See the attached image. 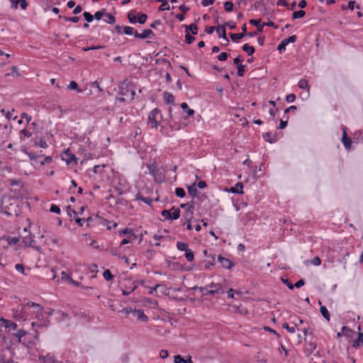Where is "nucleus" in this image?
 Here are the masks:
<instances>
[{
    "label": "nucleus",
    "instance_id": "f257e3e1",
    "mask_svg": "<svg viewBox=\"0 0 363 363\" xmlns=\"http://www.w3.org/2000/svg\"><path fill=\"white\" fill-rule=\"evenodd\" d=\"M19 203L18 199L11 196L4 195V203L0 212L9 216H14L17 217L21 213Z\"/></svg>",
    "mask_w": 363,
    "mask_h": 363
},
{
    "label": "nucleus",
    "instance_id": "f03ea898",
    "mask_svg": "<svg viewBox=\"0 0 363 363\" xmlns=\"http://www.w3.org/2000/svg\"><path fill=\"white\" fill-rule=\"evenodd\" d=\"M95 219L96 225H106L108 230H111L112 228H114L117 226V223L116 222L104 219L98 215L95 216Z\"/></svg>",
    "mask_w": 363,
    "mask_h": 363
},
{
    "label": "nucleus",
    "instance_id": "7ed1b4c3",
    "mask_svg": "<svg viewBox=\"0 0 363 363\" xmlns=\"http://www.w3.org/2000/svg\"><path fill=\"white\" fill-rule=\"evenodd\" d=\"M133 84L128 79L121 82L118 85L119 94L121 96H128V93L131 89Z\"/></svg>",
    "mask_w": 363,
    "mask_h": 363
},
{
    "label": "nucleus",
    "instance_id": "20e7f679",
    "mask_svg": "<svg viewBox=\"0 0 363 363\" xmlns=\"http://www.w3.org/2000/svg\"><path fill=\"white\" fill-rule=\"evenodd\" d=\"M159 114L160 111L157 108H155L150 112L148 115V123L151 125L152 128H157L160 121L157 118Z\"/></svg>",
    "mask_w": 363,
    "mask_h": 363
},
{
    "label": "nucleus",
    "instance_id": "39448f33",
    "mask_svg": "<svg viewBox=\"0 0 363 363\" xmlns=\"http://www.w3.org/2000/svg\"><path fill=\"white\" fill-rule=\"evenodd\" d=\"M249 23L251 25L255 26L257 27V31L262 32L263 30V28L264 26H269V27H275L274 23L272 21H269L267 23H264L261 24L260 20H255V19H251L250 20Z\"/></svg>",
    "mask_w": 363,
    "mask_h": 363
},
{
    "label": "nucleus",
    "instance_id": "423d86ee",
    "mask_svg": "<svg viewBox=\"0 0 363 363\" xmlns=\"http://www.w3.org/2000/svg\"><path fill=\"white\" fill-rule=\"evenodd\" d=\"M67 212L70 217H72V214H73V218L79 226H83L84 223H85V219L79 218L77 216L78 213L74 210H72L70 206L67 207Z\"/></svg>",
    "mask_w": 363,
    "mask_h": 363
},
{
    "label": "nucleus",
    "instance_id": "0eeeda50",
    "mask_svg": "<svg viewBox=\"0 0 363 363\" xmlns=\"http://www.w3.org/2000/svg\"><path fill=\"white\" fill-rule=\"evenodd\" d=\"M297 37L295 35L290 36L288 38H285L279 45L278 50L281 52L286 50V46L288 45L290 43H295L296 41Z\"/></svg>",
    "mask_w": 363,
    "mask_h": 363
},
{
    "label": "nucleus",
    "instance_id": "6e6552de",
    "mask_svg": "<svg viewBox=\"0 0 363 363\" xmlns=\"http://www.w3.org/2000/svg\"><path fill=\"white\" fill-rule=\"evenodd\" d=\"M152 35L155 36V34L150 29H145L142 33H138L137 31H135L134 33L135 38L140 39H145L151 37Z\"/></svg>",
    "mask_w": 363,
    "mask_h": 363
},
{
    "label": "nucleus",
    "instance_id": "1a4fd4ad",
    "mask_svg": "<svg viewBox=\"0 0 363 363\" xmlns=\"http://www.w3.org/2000/svg\"><path fill=\"white\" fill-rule=\"evenodd\" d=\"M218 260L221 264L222 267L225 269H230L233 266V263L228 259L219 255L218 257Z\"/></svg>",
    "mask_w": 363,
    "mask_h": 363
},
{
    "label": "nucleus",
    "instance_id": "9d476101",
    "mask_svg": "<svg viewBox=\"0 0 363 363\" xmlns=\"http://www.w3.org/2000/svg\"><path fill=\"white\" fill-rule=\"evenodd\" d=\"M133 315L135 317H137L138 320L140 321L146 322L148 320L147 316L145 314L143 310L134 309V311H133Z\"/></svg>",
    "mask_w": 363,
    "mask_h": 363
},
{
    "label": "nucleus",
    "instance_id": "9b49d317",
    "mask_svg": "<svg viewBox=\"0 0 363 363\" xmlns=\"http://www.w3.org/2000/svg\"><path fill=\"white\" fill-rule=\"evenodd\" d=\"M0 323H1L6 328H11L13 330L17 328V324L11 320L1 318Z\"/></svg>",
    "mask_w": 363,
    "mask_h": 363
},
{
    "label": "nucleus",
    "instance_id": "f8f14e48",
    "mask_svg": "<svg viewBox=\"0 0 363 363\" xmlns=\"http://www.w3.org/2000/svg\"><path fill=\"white\" fill-rule=\"evenodd\" d=\"M342 142L344 144V146L346 149L349 150L351 147L352 140H351L350 138L347 137V133H346L345 128H343Z\"/></svg>",
    "mask_w": 363,
    "mask_h": 363
},
{
    "label": "nucleus",
    "instance_id": "ddd939ff",
    "mask_svg": "<svg viewBox=\"0 0 363 363\" xmlns=\"http://www.w3.org/2000/svg\"><path fill=\"white\" fill-rule=\"evenodd\" d=\"M209 288L213 290H217V294H223L225 286L221 283H213L212 282L208 285Z\"/></svg>",
    "mask_w": 363,
    "mask_h": 363
},
{
    "label": "nucleus",
    "instance_id": "4468645a",
    "mask_svg": "<svg viewBox=\"0 0 363 363\" xmlns=\"http://www.w3.org/2000/svg\"><path fill=\"white\" fill-rule=\"evenodd\" d=\"M243 184L241 182H238L235 186L230 187L228 190L229 192L233 194H243Z\"/></svg>",
    "mask_w": 363,
    "mask_h": 363
},
{
    "label": "nucleus",
    "instance_id": "2eb2a0df",
    "mask_svg": "<svg viewBox=\"0 0 363 363\" xmlns=\"http://www.w3.org/2000/svg\"><path fill=\"white\" fill-rule=\"evenodd\" d=\"M187 190L189 192V194L192 197L194 198L197 196L198 190L196 187V182L193 183L191 185L187 186Z\"/></svg>",
    "mask_w": 363,
    "mask_h": 363
},
{
    "label": "nucleus",
    "instance_id": "dca6fc26",
    "mask_svg": "<svg viewBox=\"0 0 363 363\" xmlns=\"http://www.w3.org/2000/svg\"><path fill=\"white\" fill-rule=\"evenodd\" d=\"M318 303L320 305V311L322 314V315L328 320L330 321V315L328 312L327 308L324 306L321 305V302L319 301Z\"/></svg>",
    "mask_w": 363,
    "mask_h": 363
},
{
    "label": "nucleus",
    "instance_id": "f3484780",
    "mask_svg": "<svg viewBox=\"0 0 363 363\" xmlns=\"http://www.w3.org/2000/svg\"><path fill=\"white\" fill-rule=\"evenodd\" d=\"M186 28V33L191 31L192 35H196L198 33V27L195 23H191L189 26H183Z\"/></svg>",
    "mask_w": 363,
    "mask_h": 363
},
{
    "label": "nucleus",
    "instance_id": "a211bd4d",
    "mask_svg": "<svg viewBox=\"0 0 363 363\" xmlns=\"http://www.w3.org/2000/svg\"><path fill=\"white\" fill-rule=\"evenodd\" d=\"M25 306L21 305V310L16 309L14 312V317L17 319L25 318L26 315L24 314Z\"/></svg>",
    "mask_w": 363,
    "mask_h": 363
},
{
    "label": "nucleus",
    "instance_id": "6ab92c4d",
    "mask_svg": "<svg viewBox=\"0 0 363 363\" xmlns=\"http://www.w3.org/2000/svg\"><path fill=\"white\" fill-rule=\"evenodd\" d=\"M208 288H209L208 285L205 287H200V291L203 292V295L208 296L217 294V290H213L211 289L208 290Z\"/></svg>",
    "mask_w": 363,
    "mask_h": 363
},
{
    "label": "nucleus",
    "instance_id": "aec40b11",
    "mask_svg": "<svg viewBox=\"0 0 363 363\" xmlns=\"http://www.w3.org/2000/svg\"><path fill=\"white\" fill-rule=\"evenodd\" d=\"M360 344L363 345V333H358V338L353 341L352 347L357 348Z\"/></svg>",
    "mask_w": 363,
    "mask_h": 363
},
{
    "label": "nucleus",
    "instance_id": "412c9836",
    "mask_svg": "<svg viewBox=\"0 0 363 363\" xmlns=\"http://www.w3.org/2000/svg\"><path fill=\"white\" fill-rule=\"evenodd\" d=\"M136 11L135 10H131L128 13V19L129 22L132 24H135L137 22V19L135 17Z\"/></svg>",
    "mask_w": 363,
    "mask_h": 363
},
{
    "label": "nucleus",
    "instance_id": "4be33fe9",
    "mask_svg": "<svg viewBox=\"0 0 363 363\" xmlns=\"http://www.w3.org/2000/svg\"><path fill=\"white\" fill-rule=\"evenodd\" d=\"M164 100L166 104H173L174 97L172 94L166 91L164 93Z\"/></svg>",
    "mask_w": 363,
    "mask_h": 363
},
{
    "label": "nucleus",
    "instance_id": "5701e85b",
    "mask_svg": "<svg viewBox=\"0 0 363 363\" xmlns=\"http://www.w3.org/2000/svg\"><path fill=\"white\" fill-rule=\"evenodd\" d=\"M194 209V208H189V210H186L184 213V218L188 223L191 222L193 218Z\"/></svg>",
    "mask_w": 363,
    "mask_h": 363
},
{
    "label": "nucleus",
    "instance_id": "b1692460",
    "mask_svg": "<svg viewBox=\"0 0 363 363\" xmlns=\"http://www.w3.org/2000/svg\"><path fill=\"white\" fill-rule=\"evenodd\" d=\"M242 50L246 52L248 55H252L255 52V48L246 43L242 45Z\"/></svg>",
    "mask_w": 363,
    "mask_h": 363
},
{
    "label": "nucleus",
    "instance_id": "393cba45",
    "mask_svg": "<svg viewBox=\"0 0 363 363\" xmlns=\"http://www.w3.org/2000/svg\"><path fill=\"white\" fill-rule=\"evenodd\" d=\"M177 247L180 251H187L189 250V244L187 242H177Z\"/></svg>",
    "mask_w": 363,
    "mask_h": 363
},
{
    "label": "nucleus",
    "instance_id": "a878e982",
    "mask_svg": "<svg viewBox=\"0 0 363 363\" xmlns=\"http://www.w3.org/2000/svg\"><path fill=\"white\" fill-rule=\"evenodd\" d=\"M342 333L343 334L344 336H346L347 337H351L352 335H353L354 333V332L352 330L347 328V326H342Z\"/></svg>",
    "mask_w": 363,
    "mask_h": 363
},
{
    "label": "nucleus",
    "instance_id": "bb28decb",
    "mask_svg": "<svg viewBox=\"0 0 363 363\" xmlns=\"http://www.w3.org/2000/svg\"><path fill=\"white\" fill-rule=\"evenodd\" d=\"M220 29H221L222 33L219 35V38H222L224 39L227 43L229 42L226 33H225V25H223L220 27H218L216 28L217 32L218 33L220 31Z\"/></svg>",
    "mask_w": 363,
    "mask_h": 363
},
{
    "label": "nucleus",
    "instance_id": "cd10ccee",
    "mask_svg": "<svg viewBox=\"0 0 363 363\" xmlns=\"http://www.w3.org/2000/svg\"><path fill=\"white\" fill-rule=\"evenodd\" d=\"M298 86L301 89H308L309 91L310 86L306 79H302L298 82Z\"/></svg>",
    "mask_w": 363,
    "mask_h": 363
},
{
    "label": "nucleus",
    "instance_id": "c85d7f7f",
    "mask_svg": "<svg viewBox=\"0 0 363 363\" xmlns=\"http://www.w3.org/2000/svg\"><path fill=\"white\" fill-rule=\"evenodd\" d=\"M181 107L184 112H186L189 116H192L194 113V111L193 109L189 108L188 104L186 102H184L181 104Z\"/></svg>",
    "mask_w": 363,
    "mask_h": 363
},
{
    "label": "nucleus",
    "instance_id": "c756f323",
    "mask_svg": "<svg viewBox=\"0 0 363 363\" xmlns=\"http://www.w3.org/2000/svg\"><path fill=\"white\" fill-rule=\"evenodd\" d=\"M147 168L149 170V172L151 175H152L154 177H156V173L157 172V168L155 163H152L147 165Z\"/></svg>",
    "mask_w": 363,
    "mask_h": 363
},
{
    "label": "nucleus",
    "instance_id": "7c9ffc66",
    "mask_svg": "<svg viewBox=\"0 0 363 363\" xmlns=\"http://www.w3.org/2000/svg\"><path fill=\"white\" fill-rule=\"evenodd\" d=\"M242 33H245V36H249V37H254L255 35H257V33H259L257 30L255 31V32L247 33V26L245 23H244L242 26Z\"/></svg>",
    "mask_w": 363,
    "mask_h": 363
},
{
    "label": "nucleus",
    "instance_id": "2f4dec72",
    "mask_svg": "<svg viewBox=\"0 0 363 363\" xmlns=\"http://www.w3.org/2000/svg\"><path fill=\"white\" fill-rule=\"evenodd\" d=\"M263 138L265 141L269 142L270 143H273L276 141L275 137H272V133L270 132H267L263 135Z\"/></svg>",
    "mask_w": 363,
    "mask_h": 363
},
{
    "label": "nucleus",
    "instance_id": "473e14b6",
    "mask_svg": "<svg viewBox=\"0 0 363 363\" xmlns=\"http://www.w3.org/2000/svg\"><path fill=\"white\" fill-rule=\"evenodd\" d=\"M43 312H44V308L42 307L40 305V308H33V313L35 314V317L38 319H40V317L42 316Z\"/></svg>",
    "mask_w": 363,
    "mask_h": 363
},
{
    "label": "nucleus",
    "instance_id": "72a5a7b5",
    "mask_svg": "<svg viewBox=\"0 0 363 363\" xmlns=\"http://www.w3.org/2000/svg\"><path fill=\"white\" fill-rule=\"evenodd\" d=\"M306 15V11L303 10L294 11L292 14L293 19H298L303 17Z\"/></svg>",
    "mask_w": 363,
    "mask_h": 363
},
{
    "label": "nucleus",
    "instance_id": "f704fd0d",
    "mask_svg": "<svg viewBox=\"0 0 363 363\" xmlns=\"http://www.w3.org/2000/svg\"><path fill=\"white\" fill-rule=\"evenodd\" d=\"M171 211H173V213H171V219L172 220H177L180 216V210L179 208H174V207L172 208Z\"/></svg>",
    "mask_w": 363,
    "mask_h": 363
},
{
    "label": "nucleus",
    "instance_id": "c9c22d12",
    "mask_svg": "<svg viewBox=\"0 0 363 363\" xmlns=\"http://www.w3.org/2000/svg\"><path fill=\"white\" fill-rule=\"evenodd\" d=\"M68 89H72V90H77V91L78 93H81L82 91V89H79V86L75 81H72L69 83V84L68 86Z\"/></svg>",
    "mask_w": 363,
    "mask_h": 363
},
{
    "label": "nucleus",
    "instance_id": "e433bc0d",
    "mask_svg": "<svg viewBox=\"0 0 363 363\" xmlns=\"http://www.w3.org/2000/svg\"><path fill=\"white\" fill-rule=\"evenodd\" d=\"M26 334V331L23 329L18 330L16 333H14V336L16 337L18 340V342H21V338Z\"/></svg>",
    "mask_w": 363,
    "mask_h": 363
},
{
    "label": "nucleus",
    "instance_id": "4c0bfd02",
    "mask_svg": "<svg viewBox=\"0 0 363 363\" xmlns=\"http://www.w3.org/2000/svg\"><path fill=\"white\" fill-rule=\"evenodd\" d=\"M123 32L127 35H134V28L130 26H123Z\"/></svg>",
    "mask_w": 363,
    "mask_h": 363
},
{
    "label": "nucleus",
    "instance_id": "58836bf2",
    "mask_svg": "<svg viewBox=\"0 0 363 363\" xmlns=\"http://www.w3.org/2000/svg\"><path fill=\"white\" fill-rule=\"evenodd\" d=\"M137 199L143 201L144 203L148 205H151L152 199L150 197H143L140 194H137Z\"/></svg>",
    "mask_w": 363,
    "mask_h": 363
},
{
    "label": "nucleus",
    "instance_id": "ea45409f",
    "mask_svg": "<svg viewBox=\"0 0 363 363\" xmlns=\"http://www.w3.org/2000/svg\"><path fill=\"white\" fill-rule=\"evenodd\" d=\"M185 257L187 261L192 262L194 259V255L193 251L189 249L187 251H186Z\"/></svg>",
    "mask_w": 363,
    "mask_h": 363
},
{
    "label": "nucleus",
    "instance_id": "a19ab883",
    "mask_svg": "<svg viewBox=\"0 0 363 363\" xmlns=\"http://www.w3.org/2000/svg\"><path fill=\"white\" fill-rule=\"evenodd\" d=\"M175 194L179 198H183L186 196V192L184 189L177 187L175 189Z\"/></svg>",
    "mask_w": 363,
    "mask_h": 363
},
{
    "label": "nucleus",
    "instance_id": "79ce46f5",
    "mask_svg": "<svg viewBox=\"0 0 363 363\" xmlns=\"http://www.w3.org/2000/svg\"><path fill=\"white\" fill-rule=\"evenodd\" d=\"M161 2H162V4L159 7V11H160L169 10V6L168 5V3H167V0H162V1H161Z\"/></svg>",
    "mask_w": 363,
    "mask_h": 363
},
{
    "label": "nucleus",
    "instance_id": "37998d69",
    "mask_svg": "<svg viewBox=\"0 0 363 363\" xmlns=\"http://www.w3.org/2000/svg\"><path fill=\"white\" fill-rule=\"evenodd\" d=\"M245 36V33H232L230 34V38L232 40L237 42L240 39L242 38Z\"/></svg>",
    "mask_w": 363,
    "mask_h": 363
},
{
    "label": "nucleus",
    "instance_id": "c03bdc74",
    "mask_svg": "<svg viewBox=\"0 0 363 363\" xmlns=\"http://www.w3.org/2000/svg\"><path fill=\"white\" fill-rule=\"evenodd\" d=\"M296 325H296V324H295V326H294V327H290L287 323H284L282 324V328H284V329H286V330H288V332H289V333H295V331H296Z\"/></svg>",
    "mask_w": 363,
    "mask_h": 363
},
{
    "label": "nucleus",
    "instance_id": "a18cd8bd",
    "mask_svg": "<svg viewBox=\"0 0 363 363\" xmlns=\"http://www.w3.org/2000/svg\"><path fill=\"white\" fill-rule=\"evenodd\" d=\"M106 14V10L104 9L100 10V11H98L95 13L94 14V18L96 20H101L102 16H104Z\"/></svg>",
    "mask_w": 363,
    "mask_h": 363
},
{
    "label": "nucleus",
    "instance_id": "49530a36",
    "mask_svg": "<svg viewBox=\"0 0 363 363\" xmlns=\"http://www.w3.org/2000/svg\"><path fill=\"white\" fill-rule=\"evenodd\" d=\"M103 276L104 279L107 281H109L113 278V276L112 275L111 271L109 269H106L104 272Z\"/></svg>",
    "mask_w": 363,
    "mask_h": 363
},
{
    "label": "nucleus",
    "instance_id": "de8ad7c7",
    "mask_svg": "<svg viewBox=\"0 0 363 363\" xmlns=\"http://www.w3.org/2000/svg\"><path fill=\"white\" fill-rule=\"evenodd\" d=\"M224 9L227 12L232 11L233 9V4L231 1H225L224 3Z\"/></svg>",
    "mask_w": 363,
    "mask_h": 363
},
{
    "label": "nucleus",
    "instance_id": "09e8293b",
    "mask_svg": "<svg viewBox=\"0 0 363 363\" xmlns=\"http://www.w3.org/2000/svg\"><path fill=\"white\" fill-rule=\"evenodd\" d=\"M6 75L12 76V77H17V76H18L19 74L18 72L17 67L12 66L11 68V72L6 74Z\"/></svg>",
    "mask_w": 363,
    "mask_h": 363
},
{
    "label": "nucleus",
    "instance_id": "8fccbe9b",
    "mask_svg": "<svg viewBox=\"0 0 363 363\" xmlns=\"http://www.w3.org/2000/svg\"><path fill=\"white\" fill-rule=\"evenodd\" d=\"M195 40V38L189 34V32L186 33L185 42L187 44H191Z\"/></svg>",
    "mask_w": 363,
    "mask_h": 363
},
{
    "label": "nucleus",
    "instance_id": "3c124183",
    "mask_svg": "<svg viewBox=\"0 0 363 363\" xmlns=\"http://www.w3.org/2000/svg\"><path fill=\"white\" fill-rule=\"evenodd\" d=\"M180 208H185L186 210H189V208H194V201H191V202L186 203H182L180 205Z\"/></svg>",
    "mask_w": 363,
    "mask_h": 363
},
{
    "label": "nucleus",
    "instance_id": "603ef678",
    "mask_svg": "<svg viewBox=\"0 0 363 363\" xmlns=\"http://www.w3.org/2000/svg\"><path fill=\"white\" fill-rule=\"evenodd\" d=\"M15 269L21 274H26L25 273V267L23 264H16L15 265Z\"/></svg>",
    "mask_w": 363,
    "mask_h": 363
},
{
    "label": "nucleus",
    "instance_id": "864d4df0",
    "mask_svg": "<svg viewBox=\"0 0 363 363\" xmlns=\"http://www.w3.org/2000/svg\"><path fill=\"white\" fill-rule=\"evenodd\" d=\"M121 234L123 235H128V236L133 237V239L135 238V235L133 233L132 230L125 228L120 232Z\"/></svg>",
    "mask_w": 363,
    "mask_h": 363
},
{
    "label": "nucleus",
    "instance_id": "5fc2aeb1",
    "mask_svg": "<svg viewBox=\"0 0 363 363\" xmlns=\"http://www.w3.org/2000/svg\"><path fill=\"white\" fill-rule=\"evenodd\" d=\"M147 18V16L145 13L140 14V16L137 19V22H138L140 24H144Z\"/></svg>",
    "mask_w": 363,
    "mask_h": 363
},
{
    "label": "nucleus",
    "instance_id": "6e6d98bb",
    "mask_svg": "<svg viewBox=\"0 0 363 363\" xmlns=\"http://www.w3.org/2000/svg\"><path fill=\"white\" fill-rule=\"evenodd\" d=\"M243 62V57L241 55L237 56L234 60L233 62L236 65V67L242 65V62Z\"/></svg>",
    "mask_w": 363,
    "mask_h": 363
},
{
    "label": "nucleus",
    "instance_id": "4d7b16f0",
    "mask_svg": "<svg viewBox=\"0 0 363 363\" xmlns=\"http://www.w3.org/2000/svg\"><path fill=\"white\" fill-rule=\"evenodd\" d=\"M9 182H10V184L11 186H20V187L23 186L22 182L19 179H12L9 180Z\"/></svg>",
    "mask_w": 363,
    "mask_h": 363
},
{
    "label": "nucleus",
    "instance_id": "13d9d810",
    "mask_svg": "<svg viewBox=\"0 0 363 363\" xmlns=\"http://www.w3.org/2000/svg\"><path fill=\"white\" fill-rule=\"evenodd\" d=\"M174 363H186L185 359L183 358L180 354H177L174 357Z\"/></svg>",
    "mask_w": 363,
    "mask_h": 363
},
{
    "label": "nucleus",
    "instance_id": "bf43d9fd",
    "mask_svg": "<svg viewBox=\"0 0 363 363\" xmlns=\"http://www.w3.org/2000/svg\"><path fill=\"white\" fill-rule=\"evenodd\" d=\"M83 16L84 17V19L88 23H90L93 21L94 16L90 13L85 11V12H84Z\"/></svg>",
    "mask_w": 363,
    "mask_h": 363
},
{
    "label": "nucleus",
    "instance_id": "052dcab7",
    "mask_svg": "<svg viewBox=\"0 0 363 363\" xmlns=\"http://www.w3.org/2000/svg\"><path fill=\"white\" fill-rule=\"evenodd\" d=\"M61 279L69 282L72 277H70L69 274L63 271L61 272Z\"/></svg>",
    "mask_w": 363,
    "mask_h": 363
},
{
    "label": "nucleus",
    "instance_id": "680f3d73",
    "mask_svg": "<svg viewBox=\"0 0 363 363\" xmlns=\"http://www.w3.org/2000/svg\"><path fill=\"white\" fill-rule=\"evenodd\" d=\"M50 212L55 213L57 214H60L61 211L58 206L52 204L50 208Z\"/></svg>",
    "mask_w": 363,
    "mask_h": 363
},
{
    "label": "nucleus",
    "instance_id": "e2e57ef3",
    "mask_svg": "<svg viewBox=\"0 0 363 363\" xmlns=\"http://www.w3.org/2000/svg\"><path fill=\"white\" fill-rule=\"evenodd\" d=\"M23 242L26 244V245H28L29 246H31L33 242H35V240H33V238L30 237V238H28L27 236L24 237L23 238Z\"/></svg>",
    "mask_w": 363,
    "mask_h": 363
},
{
    "label": "nucleus",
    "instance_id": "0e129e2a",
    "mask_svg": "<svg viewBox=\"0 0 363 363\" xmlns=\"http://www.w3.org/2000/svg\"><path fill=\"white\" fill-rule=\"evenodd\" d=\"M105 16L106 17H108V20L106 21V23H109V24H113L116 22V18L115 17L111 14V13H106Z\"/></svg>",
    "mask_w": 363,
    "mask_h": 363
},
{
    "label": "nucleus",
    "instance_id": "69168bd1",
    "mask_svg": "<svg viewBox=\"0 0 363 363\" xmlns=\"http://www.w3.org/2000/svg\"><path fill=\"white\" fill-rule=\"evenodd\" d=\"M281 281L289 287V289H294V286L289 279L282 277Z\"/></svg>",
    "mask_w": 363,
    "mask_h": 363
},
{
    "label": "nucleus",
    "instance_id": "338daca9",
    "mask_svg": "<svg viewBox=\"0 0 363 363\" xmlns=\"http://www.w3.org/2000/svg\"><path fill=\"white\" fill-rule=\"evenodd\" d=\"M245 67V65H240V66L237 67V68H238V75L239 77H242L244 75Z\"/></svg>",
    "mask_w": 363,
    "mask_h": 363
},
{
    "label": "nucleus",
    "instance_id": "774afa93",
    "mask_svg": "<svg viewBox=\"0 0 363 363\" xmlns=\"http://www.w3.org/2000/svg\"><path fill=\"white\" fill-rule=\"evenodd\" d=\"M227 59H228V54L225 52H223L218 55V60L219 61H225Z\"/></svg>",
    "mask_w": 363,
    "mask_h": 363
}]
</instances>
